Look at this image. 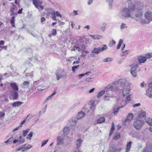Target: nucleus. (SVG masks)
<instances>
[{"label": "nucleus", "mask_w": 152, "mask_h": 152, "mask_svg": "<svg viewBox=\"0 0 152 152\" xmlns=\"http://www.w3.org/2000/svg\"><path fill=\"white\" fill-rule=\"evenodd\" d=\"M75 47L76 48V49L78 51H80V50H81L80 49V46H76Z\"/></svg>", "instance_id": "63"}, {"label": "nucleus", "mask_w": 152, "mask_h": 152, "mask_svg": "<svg viewBox=\"0 0 152 152\" xmlns=\"http://www.w3.org/2000/svg\"><path fill=\"white\" fill-rule=\"evenodd\" d=\"M102 36L99 35H95V38H94V39H99L102 38Z\"/></svg>", "instance_id": "53"}, {"label": "nucleus", "mask_w": 152, "mask_h": 152, "mask_svg": "<svg viewBox=\"0 0 152 152\" xmlns=\"http://www.w3.org/2000/svg\"><path fill=\"white\" fill-rule=\"evenodd\" d=\"M56 31L55 29H53L52 30V33L51 34V35H52L54 36L56 35Z\"/></svg>", "instance_id": "52"}, {"label": "nucleus", "mask_w": 152, "mask_h": 152, "mask_svg": "<svg viewBox=\"0 0 152 152\" xmlns=\"http://www.w3.org/2000/svg\"><path fill=\"white\" fill-rule=\"evenodd\" d=\"M106 1L109 3V6L111 7L112 4L111 3L113 1V0H106Z\"/></svg>", "instance_id": "54"}, {"label": "nucleus", "mask_w": 152, "mask_h": 152, "mask_svg": "<svg viewBox=\"0 0 152 152\" xmlns=\"http://www.w3.org/2000/svg\"><path fill=\"white\" fill-rule=\"evenodd\" d=\"M117 89V88L115 86H114L113 84H110L105 88V95L113 98L114 97L113 94V91H116Z\"/></svg>", "instance_id": "2"}, {"label": "nucleus", "mask_w": 152, "mask_h": 152, "mask_svg": "<svg viewBox=\"0 0 152 152\" xmlns=\"http://www.w3.org/2000/svg\"><path fill=\"white\" fill-rule=\"evenodd\" d=\"M130 72L132 75L134 77H136L137 76V71H130Z\"/></svg>", "instance_id": "43"}, {"label": "nucleus", "mask_w": 152, "mask_h": 152, "mask_svg": "<svg viewBox=\"0 0 152 152\" xmlns=\"http://www.w3.org/2000/svg\"><path fill=\"white\" fill-rule=\"evenodd\" d=\"M138 60L140 63H144L146 61V58L144 56H141L138 58Z\"/></svg>", "instance_id": "17"}, {"label": "nucleus", "mask_w": 152, "mask_h": 152, "mask_svg": "<svg viewBox=\"0 0 152 152\" xmlns=\"http://www.w3.org/2000/svg\"><path fill=\"white\" fill-rule=\"evenodd\" d=\"M145 124L144 119H137L134 123L133 126L137 130L140 129Z\"/></svg>", "instance_id": "3"}, {"label": "nucleus", "mask_w": 152, "mask_h": 152, "mask_svg": "<svg viewBox=\"0 0 152 152\" xmlns=\"http://www.w3.org/2000/svg\"><path fill=\"white\" fill-rule=\"evenodd\" d=\"M134 18H136L135 20L137 21H139V20L142 17L143 15L142 11H139L137 10L136 13L134 15Z\"/></svg>", "instance_id": "10"}, {"label": "nucleus", "mask_w": 152, "mask_h": 152, "mask_svg": "<svg viewBox=\"0 0 152 152\" xmlns=\"http://www.w3.org/2000/svg\"><path fill=\"white\" fill-rule=\"evenodd\" d=\"M62 72H64V71H60L58 70L56 73V75L57 77V79L58 80H59L60 79L64 77V75H63Z\"/></svg>", "instance_id": "13"}, {"label": "nucleus", "mask_w": 152, "mask_h": 152, "mask_svg": "<svg viewBox=\"0 0 152 152\" xmlns=\"http://www.w3.org/2000/svg\"><path fill=\"white\" fill-rule=\"evenodd\" d=\"M146 113L143 110H141L137 118L143 119V118H145Z\"/></svg>", "instance_id": "14"}, {"label": "nucleus", "mask_w": 152, "mask_h": 152, "mask_svg": "<svg viewBox=\"0 0 152 152\" xmlns=\"http://www.w3.org/2000/svg\"><path fill=\"white\" fill-rule=\"evenodd\" d=\"M118 86L122 89L119 88V90L123 89L122 93L123 96L129 93L130 91V84L125 79H120L118 81Z\"/></svg>", "instance_id": "1"}, {"label": "nucleus", "mask_w": 152, "mask_h": 152, "mask_svg": "<svg viewBox=\"0 0 152 152\" xmlns=\"http://www.w3.org/2000/svg\"><path fill=\"white\" fill-rule=\"evenodd\" d=\"M122 15L124 18L130 17L132 19H134V15L132 13H131L126 8H124L121 12Z\"/></svg>", "instance_id": "4"}, {"label": "nucleus", "mask_w": 152, "mask_h": 152, "mask_svg": "<svg viewBox=\"0 0 152 152\" xmlns=\"http://www.w3.org/2000/svg\"><path fill=\"white\" fill-rule=\"evenodd\" d=\"M70 123L71 125L72 126H75L76 125L77 122L75 120H72Z\"/></svg>", "instance_id": "48"}, {"label": "nucleus", "mask_w": 152, "mask_h": 152, "mask_svg": "<svg viewBox=\"0 0 152 152\" xmlns=\"http://www.w3.org/2000/svg\"><path fill=\"white\" fill-rule=\"evenodd\" d=\"M149 88L146 91L145 95L150 98H152V82L148 84Z\"/></svg>", "instance_id": "8"}, {"label": "nucleus", "mask_w": 152, "mask_h": 152, "mask_svg": "<svg viewBox=\"0 0 152 152\" xmlns=\"http://www.w3.org/2000/svg\"><path fill=\"white\" fill-rule=\"evenodd\" d=\"M125 106V105H122L121 106H119L116 108L115 107L113 109V113L115 115H116L118 112L120 108H122L124 107Z\"/></svg>", "instance_id": "19"}, {"label": "nucleus", "mask_w": 152, "mask_h": 152, "mask_svg": "<svg viewBox=\"0 0 152 152\" xmlns=\"http://www.w3.org/2000/svg\"><path fill=\"white\" fill-rule=\"evenodd\" d=\"M105 91L104 88V90L98 93V95L97 96V97L98 98H99L102 96L104 94H105Z\"/></svg>", "instance_id": "29"}, {"label": "nucleus", "mask_w": 152, "mask_h": 152, "mask_svg": "<svg viewBox=\"0 0 152 152\" xmlns=\"http://www.w3.org/2000/svg\"><path fill=\"white\" fill-rule=\"evenodd\" d=\"M7 46H0V50H1L2 49H4V50H6L7 48Z\"/></svg>", "instance_id": "56"}, {"label": "nucleus", "mask_w": 152, "mask_h": 152, "mask_svg": "<svg viewBox=\"0 0 152 152\" xmlns=\"http://www.w3.org/2000/svg\"><path fill=\"white\" fill-rule=\"evenodd\" d=\"M69 131V127H65L63 130V133L65 135H67Z\"/></svg>", "instance_id": "25"}, {"label": "nucleus", "mask_w": 152, "mask_h": 152, "mask_svg": "<svg viewBox=\"0 0 152 152\" xmlns=\"http://www.w3.org/2000/svg\"><path fill=\"white\" fill-rule=\"evenodd\" d=\"M145 122L149 125L152 126V119L151 118H147L145 120Z\"/></svg>", "instance_id": "30"}, {"label": "nucleus", "mask_w": 152, "mask_h": 152, "mask_svg": "<svg viewBox=\"0 0 152 152\" xmlns=\"http://www.w3.org/2000/svg\"><path fill=\"white\" fill-rule=\"evenodd\" d=\"M131 95H129L127 96L125 102L126 103H127L129 102L131 100Z\"/></svg>", "instance_id": "40"}, {"label": "nucleus", "mask_w": 152, "mask_h": 152, "mask_svg": "<svg viewBox=\"0 0 152 152\" xmlns=\"http://www.w3.org/2000/svg\"><path fill=\"white\" fill-rule=\"evenodd\" d=\"M19 128H20V127H19V126H18V127L16 128H15L13 130H12V132H14L15 131H16L17 130H18L19 129Z\"/></svg>", "instance_id": "62"}, {"label": "nucleus", "mask_w": 152, "mask_h": 152, "mask_svg": "<svg viewBox=\"0 0 152 152\" xmlns=\"http://www.w3.org/2000/svg\"><path fill=\"white\" fill-rule=\"evenodd\" d=\"M140 105V103H138L137 104H134L133 105V107H138Z\"/></svg>", "instance_id": "58"}, {"label": "nucleus", "mask_w": 152, "mask_h": 152, "mask_svg": "<svg viewBox=\"0 0 152 152\" xmlns=\"http://www.w3.org/2000/svg\"><path fill=\"white\" fill-rule=\"evenodd\" d=\"M120 149L118 147V146L116 145H113L110 146L109 148L108 152H116L117 151H119Z\"/></svg>", "instance_id": "7"}, {"label": "nucleus", "mask_w": 152, "mask_h": 152, "mask_svg": "<svg viewBox=\"0 0 152 152\" xmlns=\"http://www.w3.org/2000/svg\"><path fill=\"white\" fill-rule=\"evenodd\" d=\"M95 107L94 103L88 104L86 105L84 107V110L87 113L92 111L94 109Z\"/></svg>", "instance_id": "5"}, {"label": "nucleus", "mask_w": 152, "mask_h": 152, "mask_svg": "<svg viewBox=\"0 0 152 152\" xmlns=\"http://www.w3.org/2000/svg\"><path fill=\"white\" fill-rule=\"evenodd\" d=\"M64 140L60 136H58L57 137V142L58 145H60L63 143Z\"/></svg>", "instance_id": "18"}, {"label": "nucleus", "mask_w": 152, "mask_h": 152, "mask_svg": "<svg viewBox=\"0 0 152 152\" xmlns=\"http://www.w3.org/2000/svg\"><path fill=\"white\" fill-rule=\"evenodd\" d=\"M145 18L150 22L152 20V12L150 11H148L145 12L144 14Z\"/></svg>", "instance_id": "9"}, {"label": "nucleus", "mask_w": 152, "mask_h": 152, "mask_svg": "<svg viewBox=\"0 0 152 152\" xmlns=\"http://www.w3.org/2000/svg\"><path fill=\"white\" fill-rule=\"evenodd\" d=\"M146 59L147 58H150L152 57V53H147L145 55V57Z\"/></svg>", "instance_id": "37"}, {"label": "nucleus", "mask_w": 152, "mask_h": 152, "mask_svg": "<svg viewBox=\"0 0 152 152\" xmlns=\"http://www.w3.org/2000/svg\"><path fill=\"white\" fill-rule=\"evenodd\" d=\"M140 20V23L142 24H145L147 23H148L149 22H148V21L146 20L145 19L141 18V19H140L139 20Z\"/></svg>", "instance_id": "24"}, {"label": "nucleus", "mask_w": 152, "mask_h": 152, "mask_svg": "<svg viewBox=\"0 0 152 152\" xmlns=\"http://www.w3.org/2000/svg\"><path fill=\"white\" fill-rule=\"evenodd\" d=\"M17 151H21L22 152H23L26 149H25V148L24 147H23L20 148H19L17 149Z\"/></svg>", "instance_id": "50"}, {"label": "nucleus", "mask_w": 152, "mask_h": 152, "mask_svg": "<svg viewBox=\"0 0 152 152\" xmlns=\"http://www.w3.org/2000/svg\"><path fill=\"white\" fill-rule=\"evenodd\" d=\"M95 89V88H93L91 89H90L89 91V93H91L92 92H93L94 91Z\"/></svg>", "instance_id": "64"}, {"label": "nucleus", "mask_w": 152, "mask_h": 152, "mask_svg": "<svg viewBox=\"0 0 152 152\" xmlns=\"http://www.w3.org/2000/svg\"><path fill=\"white\" fill-rule=\"evenodd\" d=\"M133 115L132 113H130L128 115L127 118L125 120L126 122L130 121L133 119Z\"/></svg>", "instance_id": "22"}, {"label": "nucleus", "mask_w": 152, "mask_h": 152, "mask_svg": "<svg viewBox=\"0 0 152 152\" xmlns=\"http://www.w3.org/2000/svg\"><path fill=\"white\" fill-rule=\"evenodd\" d=\"M136 7L137 10L139 11H142L144 7V4L140 2H137L136 4Z\"/></svg>", "instance_id": "12"}, {"label": "nucleus", "mask_w": 152, "mask_h": 152, "mask_svg": "<svg viewBox=\"0 0 152 152\" xmlns=\"http://www.w3.org/2000/svg\"><path fill=\"white\" fill-rule=\"evenodd\" d=\"M12 96L13 99H17L18 96V94L16 91H13L12 93Z\"/></svg>", "instance_id": "23"}, {"label": "nucleus", "mask_w": 152, "mask_h": 152, "mask_svg": "<svg viewBox=\"0 0 152 152\" xmlns=\"http://www.w3.org/2000/svg\"><path fill=\"white\" fill-rule=\"evenodd\" d=\"M80 49L83 52V51L85 49L86 47L85 45H80Z\"/></svg>", "instance_id": "51"}, {"label": "nucleus", "mask_w": 152, "mask_h": 152, "mask_svg": "<svg viewBox=\"0 0 152 152\" xmlns=\"http://www.w3.org/2000/svg\"><path fill=\"white\" fill-rule=\"evenodd\" d=\"M24 146L26 150H28L31 148L32 146L29 144H25L24 145Z\"/></svg>", "instance_id": "38"}, {"label": "nucleus", "mask_w": 152, "mask_h": 152, "mask_svg": "<svg viewBox=\"0 0 152 152\" xmlns=\"http://www.w3.org/2000/svg\"><path fill=\"white\" fill-rule=\"evenodd\" d=\"M112 60V59L111 58H107L104 59L102 61L104 62H108L111 61Z\"/></svg>", "instance_id": "35"}, {"label": "nucleus", "mask_w": 152, "mask_h": 152, "mask_svg": "<svg viewBox=\"0 0 152 152\" xmlns=\"http://www.w3.org/2000/svg\"><path fill=\"white\" fill-rule=\"evenodd\" d=\"M105 121V119L104 118H101L97 120V123L98 124H101V123L104 122Z\"/></svg>", "instance_id": "32"}, {"label": "nucleus", "mask_w": 152, "mask_h": 152, "mask_svg": "<svg viewBox=\"0 0 152 152\" xmlns=\"http://www.w3.org/2000/svg\"><path fill=\"white\" fill-rule=\"evenodd\" d=\"M136 5L134 4L130 3L129 4L127 8L131 13H133V12L135 10Z\"/></svg>", "instance_id": "11"}, {"label": "nucleus", "mask_w": 152, "mask_h": 152, "mask_svg": "<svg viewBox=\"0 0 152 152\" xmlns=\"http://www.w3.org/2000/svg\"><path fill=\"white\" fill-rule=\"evenodd\" d=\"M79 65H77L76 66H73L72 67V70L73 72H75V69H78Z\"/></svg>", "instance_id": "46"}, {"label": "nucleus", "mask_w": 152, "mask_h": 152, "mask_svg": "<svg viewBox=\"0 0 152 152\" xmlns=\"http://www.w3.org/2000/svg\"><path fill=\"white\" fill-rule=\"evenodd\" d=\"M29 131L30 129H28L26 130H23V136L24 137H25L26 136L27 134L29 132Z\"/></svg>", "instance_id": "34"}, {"label": "nucleus", "mask_w": 152, "mask_h": 152, "mask_svg": "<svg viewBox=\"0 0 152 152\" xmlns=\"http://www.w3.org/2000/svg\"><path fill=\"white\" fill-rule=\"evenodd\" d=\"M48 141V140H47L42 141V145L41 146V147H42L44 146L47 143Z\"/></svg>", "instance_id": "47"}, {"label": "nucleus", "mask_w": 152, "mask_h": 152, "mask_svg": "<svg viewBox=\"0 0 152 152\" xmlns=\"http://www.w3.org/2000/svg\"><path fill=\"white\" fill-rule=\"evenodd\" d=\"M120 137V133H116L115 134L113 139L115 140L118 139Z\"/></svg>", "instance_id": "27"}, {"label": "nucleus", "mask_w": 152, "mask_h": 152, "mask_svg": "<svg viewBox=\"0 0 152 152\" xmlns=\"http://www.w3.org/2000/svg\"><path fill=\"white\" fill-rule=\"evenodd\" d=\"M115 129V125L113 123L112 124V126L110 129L111 130L114 131Z\"/></svg>", "instance_id": "57"}, {"label": "nucleus", "mask_w": 152, "mask_h": 152, "mask_svg": "<svg viewBox=\"0 0 152 152\" xmlns=\"http://www.w3.org/2000/svg\"><path fill=\"white\" fill-rule=\"evenodd\" d=\"M33 135V132H31L28 135V137H26V138L29 140H30L31 139V137H32Z\"/></svg>", "instance_id": "44"}, {"label": "nucleus", "mask_w": 152, "mask_h": 152, "mask_svg": "<svg viewBox=\"0 0 152 152\" xmlns=\"http://www.w3.org/2000/svg\"><path fill=\"white\" fill-rule=\"evenodd\" d=\"M23 103V102L20 101H16L14 102L12 104V106L13 107H18L19 105H21Z\"/></svg>", "instance_id": "20"}, {"label": "nucleus", "mask_w": 152, "mask_h": 152, "mask_svg": "<svg viewBox=\"0 0 152 152\" xmlns=\"http://www.w3.org/2000/svg\"><path fill=\"white\" fill-rule=\"evenodd\" d=\"M29 82L27 81H25L23 83V87H24L26 88H28L29 86Z\"/></svg>", "instance_id": "31"}, {"label": "nucleus", "mask_w": 152, "mask_h": 152, "mask_svg": "<svg viewBox=\"0 0 152 152\" xmlns=\"http://www.w3.org/2000/svg\"><path fill=\"white\" fill-rule=\"evenodd\" d=\"M107 49V47L106 45H104L103 47L102 48H93L92 51V53H93L98 54L99 53Z\"/></svg>", "instance_id": "6"}, {"label": "nucleus", "mask_w": 152, "mask_h": 152, "mask_svg": "<svg viewBox=\"0 0 152 152\" xmlns=\"http://www.w3.org/2000/svg\"><path fill=\"white\" fill-rule=\"evenodd\" d=\"M85 113L83 111L79 112L77 115V119H80L84 117Z\"/></svg>", "instance_id": "15"}, {"label": "nucleus", "mask_w": 152, "mask_h": 152, "mask_svg": "<svg viewBox=\"0 0 152 152\" xmlns=\"http://www.w3.org/2000/svg\"><path fill=\"white\" fill-rule=\"evenodd\" d=\"M33 4L37 8H38V0H32Z\"/></svg>", "instance_id": "33"}, {"label": "nucleus", "mask_w": 152, "mask_h": 152, "mask_svg": "<svg viewBox=\"0 0 152 152\" xmlns=\"http://www.w3.org/2000/svg\"><path fill=\"white\" fill-rule=\"evenodd\" d=\"M12 137H11L9 139H8V140H7V141H5V143L7 144V143H8L11 142H12V141H10V140L11 139H12Z\"/></svg>", "instance_id": "59"}, {"label": "nucleus", "mask_w": 152, "mask_h": 152, "mask_svg": "<svg viewBox=\"0 0 152 152\" xmlns=\"http://www.w3.org/2000/svg\"><path fill=\"white\" fill-rule=\"evenodd\" d=\"M129 50H127L124 51L122 52V53L121 55V56H124L126 55L129 52Z\"/></svg>", "instance_id": "42"}, {"label": "nucleus", "mask_w": 152, "mask_h": 152, "mask_svg": "<svg viewBox=\"0 0 152 152\" xmlns=\"http://www.w3.org/2000/svg\"><path fill=\"white\" fill-rule=\"evenodd\" d=\"M10 86L13 90L16 91H18V88L16 83H11Z\"/></svg>", "instance_id": "21"}, {"label": "nucleus", "mask_w": 152, "mask_h": 152, "mask_svg": "<svg viewBox=\"0 0 152 152\" xmlns=\"http://www.w3.org/2000/svg\"><path fill=\"white\" fill-rule=\"evenodd\" d=\"M55 13H56V15L57 16L59 17L60 18L62 17V15L60 14V13L58 11L56 12H55Z\"/></svg>", "instance_id": "55"}, {"label": "nucleus", "mask_w": 152, "mask_h": 152, "mask_svg": "<svg viewBox=\"0 0 152 152\" xmlns=\"http://www.w3.org/2000/svg\"><path fill=\"white\" fill-rule=\"evenodd\" d=\"M51 15H52V18L54 20H56V14L55 13V11H53V12L51 13Z\"/></svg>", "instance_id": "41"}, {"label": "nucleus", "mask_w": 152, "mask_h": 152, "mask_svg": "<svg viewBox=\"0 0 152 152\" xmlns=\"http://www.w3.org/2000/svg\"><path fill=\"white\" fill-rule=\"evenodd\" d=\"M82 141L81 139H78L76 142L77 148H79L81 145Z\"/></svg>", "instance_id": "26"}, {"label": "nucleus", "mask_w": 152, "mask_h": 152, "mask_svg": "<svg viewBox=\"0 0 152 152\" xmlns=\"http://www.w3.org/2000/svg\"><path fill=\"white\" fill-rule=\"evenodd\" d=\"M10 23L13 27H15V17L13 16L12 17V19L10 20Z\"/></svg>", "instance_id": "36"}, {"label": "nucleus", "mask_w": 152, "mask_h": 152, "mask_svg": "<svg viewBox=\"0 0 152 152\" xmlns=\"http://www.w3.org/2000/svg\"><path fill=\"white\" fill-rule=\"evenodd\" d=\"M127 27V26H126V24L124 23H122L120 26V28L121 29H123Z\"/></svg>", "instance_id": "45"}, {"label": "nucleus", "mask_w": 152, "mask_h": 152, "mask_svg": "<svg viewBox=\"0 0 152 152\" xmlns=\"http://www.w3.org/2000/svg\"><path fill=\"white\" fill-rule=\"evenodd\" d=\"M132 144L131 141L128 142H127L126 148V152H129L131 148Z\"/></svg>", "instance_id": "16"}, {"label": "nucleus", "mask_w": 152, "mask_h": 152, "mask_svg": "<svg viewBox=\"0 0 152 152\" xmlns=\"http://www.w3.org/2000/svg\"><path fill=\"white\" fill-rule=\"evenodd\" d=\"M131 68L130 71H136V69L138 68V65L137 64H133L131 65Z\"/></svg>", "instance_id": "28"}, {"label": "nucleus", "mask_w": 152, "mask_h": 152, "mask_svg": "<svg viewBox=\"0 0 152 152\" xmlns=\"http://www.w3.org/2000/svg\"><path fill=\"white\" fill-rule=\"evenodd\" d=\"M26 122V120H24L23 121H22L20 124V125L19 126V127H20V128L22 126V125L24 123H25Z\"/></svg>", "instance_id": "61"}, {"label": "nucleus", "mask_w": 152, "mask_h": 152, "mask_svg": "<svg viewBox=\"0 0 152 152\" xmlns=\"http://www.w3.org/2000/svg\"><path fill=\"white\" fill-rule=\"evenodd\" d=\"M111 97L110 96H108L107 95H105L103 98V99L105 101H109L110 100V99Z\"/></svg>", "instance_id": "39"}, {"label": "nucleus", "mask_w": 152, "mask_h": 152, "mask_svg": "<svg viewBox=\"0 0 152 152\" xmlns=\"http://www.w3.org/2000/svg\"><path fill=\"white\" fill-rule=\"evenodd\" d=\"M5 115V113H4L2 112H0V118L3 117Z\"/></svg>", "instance_id": "60"}, {"label": "nucleus", "mask_w": 152, "mask_h": 152, "mask_svg": "<svg viewBox=\"0 0 152 152\" xmlns=\"http://www.w3.org/2000/svg\"><path fill=\"white\" fill-rule=\"evenodd\" d=\"M19 141L22 143L24 142L25 141L24 139V138H23L21 136L19 137Z\"/></svg>", "instance_id": "49"}]
</instances>
